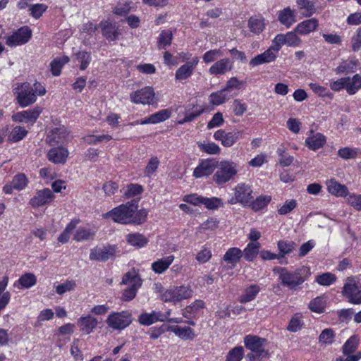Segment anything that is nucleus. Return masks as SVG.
<instances>
[{
    "label": "nucleus",
    "mask_w": 361,
    "mask_h": 361,
    "mask_svg": "<svg viewBox=\"0 0 361 361\" xmlns=\"http://www.w3.org/2000/svg\"><path fill=\"white\" fill-rule=\"evenodd\" d=\"M137 201L133 200L119 205L104 214V218H111L114 221L122 224H141L145 221L148 212L142 209L137 211Z\"/></svg>",
    "instance_id": "f257e3e1"
},
{
    "label": "nucleus",
    "mask_w": 361,
    "mask_h": 361,
    "mask_svg": "<svg viewBox=\"0 0 361 361\" xmlns=\"http://www.w3.org/2000/svg\"><path fill=\"white\" fill-rule=\"evenodd\" d=\"M273 271L279 276L280 283L291 290H297L311 274L309 267L302 266L294 271H289L286 268L276 267Z\"/></svg>",
    "instance_id": "f03ea898"
},
{
    "label": "nucleus",
    "mask_w": 361,
    "mask_h": 361,
    "mask_svg": "<svg viewBox=\"0 0 361 361\" xmlns=\"http://www.w3.org/2000/svg\"><path fill=\"white\" fill-rule=\"evenodd\" d=\"M121 284L128 286L123 290L121 300L125 302L130 301L135 298L138 289L141 287L142 279L135 270L133 269L124 274Z\"/></svg>",
    "instance_id": "7ed1b4c3"
},
{
    "label": "nucleus",
    "mask_w": 361,
    "mask_h": 361,
    "mask_svg": "<svg viewBox=\"0 0 361 361\" xmlns=\"http://www.w3.org/2000/svg\"><path fill=\"white\" fill-rule=\"evenodd\" d=\"M216 171L213 176L217 185H222L233 179L238 173V164L230 161H217Z\"/></svg>",
    "instance_id": "20e7f679"
},
{
    "label": "nucleus",
    "mask_w": 361,
    "mask_h": 361,
    "mask_svg": "<svg viewBox=\"0 0 361 361\" xmlns=\"http://www.w3.org/2000/svg\"><path fill=\"white\" fill-rule=\"evenodd\" d=\"M192 293V290L188 286H173L163 290L161 294V299L165 302L176 304L183 300L191 298Z\"/></svg>",
    "instance_id": "39448f33"
},
{
    "label": "nucleus",
    "mask_w": 361,
    "mask_h": 361,
    "mask_svg": "<svg viewBox=\"0 0 361 361\" xmlns=\"http://www.w3.org/2000/svg\"><path fill=\"white\" fill-rule=\"evenodd\" d=\"M132 322V314L128 310L113 312L109 314L106 319L108 326L117 331L125 329Z\"/></svg>",
    "instance_id": "423d86ee"
},
{
    "label": "nucleus",
    "mask_w": 361,
    "mask_h": 361,
    "mask_svg": "<svg viewBox=\"0 0 361 361\" xmlns=\"http://www.w3.org/2000/svg\"><path fill=\"white\" fill-rule=\"evenodd\" d=\"M14 94L16 100L21 107L28 106L37 100V96L35 94L34 88L29 82L17 84V87L14 89Z\"/></svg>",
    "instance_id": "0eeeda50"
},
{
    "label": "nucleus",
    "mask_w": 361,
    "mask_h": 361,
    "mask_svg": "<svg viewBox=\"0 0 361 361\" xmlns=\"http://www.w3.org/2000/svg\"><path fill=\"white\" fill-rule=\"evenodd\" d=\"M183 201L195 206L203 204L207 209L210 210H215L224 206V202L221 198L216 197H204L197 194L185 195L183 197Z\"/></svg>",
    "instance_id": "6e6552de"
},
{
    "label": "nucleus",
    "mask_w": 361,
    "mask_h": 361,
    "mask_svg": "<svg viewBox=\"0 0 361 361\" xmlns=\"http://www.w3.org/2000/svg\"><path fill=\"white\" fill-rule=\"evenodd\" d=\"M32 35V30L28 26H23L13 32L11 35L4 37L6 44L10 47L25 44L29 42Z\"/></svg>",
    "instance_id": "1a4fd4ad"
},
{
    "label": "nucleus",
    "mask_w": 361,
    "mask_h": 361,
    "mask_svg": "<svg viewBox=\"0 0 361 361\" xmlns=\"http://www.w3.org/2000/svg\"><path fill=\"white\" fill-rule=\"evenodd\" d=\"M243 133L242 130L226 133L224 130H218L214 133V138L220 141L224 147H230L242 137Z\"/></svg>",
    "instance_id": "9d476101"
},
{
    "label": "nucleus",
    "mask_w": 361,
    "mask_h": 361,
    "mask_svg": "<svg viewBox=\"0 0 361 361\" xmlns=\"http://www.w3.org/2000/svg\"><path fill=\"white\" fill-rule=\"evenodd\" d=\"M130 98L135 104H152L154 99V92L152 87H145L133 92L130 94Z\"/></svg>",
    "instance_id": "9b49d317"
},
{
    "label": "nucleus",
    "mask_w": 361,
    "mask_h": 361,
    "mask_svg": "<svg viewBox=\"0 0 361 361\" xmlns=\"http://www.w3.org/2000/svg\"><path fill=\"white\" fill-rule=\"evenodd\" d=\"M42 112L39 107L17 112L12 116V120L20 123H35Z\"/></svg>",
    "instance_id": "f8f14e48"
},
{
    "label": "nucleus",
    "mask_w": 361,
    "mask_h": 361,
    "mask_svg": "<svg viewBox=\"0 0 361 361\" xmlns=\"http://www.w3.org/2000/svg\"><path fill=\"white\" fill-rule=\"evenodd\" d=\"M69 155L67 148L62 146L51 148L47 154V159L54 164H64Z\"/></svg>",
    "instance_id": "ddd939ff"
},
{
    "label": "nucleus",
    "mask_w": 361,
    "mask_h": 361,
    "mask_svg": "<svg viewBox=\"0 0 361 361\" xmlns=\"http://www.w3.org/2000/svg\"><path fill=\"white\" fill-rule=\"evenodd\" d=\"M217 166V161L211 159L202 161L195 169L193 176L198 178L212 174Z\"/></svg>",
    "instance_id": "4468645a"
},
{
    "label": "nucleus",
    "mask_w": 361,
    "mask_h": 361,
    "mask_svg": "<svg viewBox=\"0 0 361 361\" xmlns=\"http://www.w3.org/2000/svg\"><path fill=\"white\" fill-rule=\"evenodd\" d=\"M54 195L52 191L49 188H44L37 191L35 195L30 200V204L32 207H39L49 203Z\"/></svg>",
    "instance_id": "2eb2a0df"
},
{
    "label": "nucleus",
    "mask_w": 361,
    "mask_h": 361,
    "mask_svg": "<svg viewBox=\"0 0 361 361\" xmlns=\"http://www.w3.org/2000/svg\"><path fill=\"white\" fill-rule=\"evenodd\" d=\"M115 254L114 247H97L90 250V259L106 262L112 258Z\"/></svg>",
    "instance_id": "dca6fc26"
},
{
    "label": "nucleus",
    "mask_w": 361,
    "mask_h": 361,
    "mask_svg": "<svg viewBox=\"0 0 361 361\" xmlns=\"http://www.w3.org/2000/svg\"><path fill=\"white\" fill-rule=\"evenodd\" d=\"M67 131L64 126L55 128L48 133L46 142L51 146L63 144L66 140Z\"/></svg>",
    "instance_id": "f3484780"
},
{
    "label": "nucleus",
    "mask_w": 361,
    "mask_h": 361,
    "mask_svg": "<svg viewBox=\"0 0 361 361\" xmlns=\"http://www.w3.org/2000/svg\"><path fill=\"white\" fill-rule=\"evenodd\" d=\"M233 69V62L228 58L216 61L209 69L211 75H224Z\"/></svg>",
    "instance_id": "a211bd4d"
},
{
    "label": "nucleus",
    "mask_w": 361,
    "mask_h": 361,
    "mask_svg": "<svg viewBox=\"0 0 361 361\" xmlns=\"http://www.w3.org/2000/svg\"><path fill=\"white\" fill-rule=\"evenodd\" d=\"M234 195H236L239 202L247 206L249 204L250 200L252 199V190L250 186L245 183H239L234 189Z\"/></svg>",
    "instance_id": "6ab92c4d"
},
{
    "label": "nucleus",
    "mask_w": 361,
    "mask_h": 361,
    "mask_svg": "<svg viewBox=\"0 0 361 361\" xmlns=\"http://www.w3.org/2000/svg\"><path fill=\"white\" fill-rule=\"evenodd\" d=\"M278 55L269 47L263 53L255 56L250 61V65L255 67L264 63H270L276 61Z\"/></svg>",
    "instance_id": "aec40b11"
},
{
    "label": "nucleus",
    "mask_w": 361,
    "mask_h": 361,
    "mask_svg": "<svg viewBox=\"0 0 361 361\" xmlns=\"http://www.w3.org/2000/svg\"><path fill=\"white\" fill-rule=\"evenodd\" d=\"M197 63L198 59L196 58L192 61L186 62L185 63L182 65L176 71V80L183 81L189 78L192 75Z\"/></svg>",
    "instance_id": "412c9836"
},
{
    "label": "nucleus",
    "mask_w": 361,
    "mask_h": 361,
    "mask_svg": "<svg viewBox=\"0 0 361 361\" xmlns=\"http://www.w3.org/2000/svg\"><path fill=\"white\" fill-rule=\"evenodd\" d=\"M167 316L161 312L152 311L151 313H142L138 317V322L144 326H149L157 322H165Z\"/></svg>",
    "instance_id": "4be33fe9"
},
{
    "label": "nucleus",
    "mask_w": 361,
    "mask_h": 361,
    "mask_svg": "<svg viewBox=\"0 0 361 361\" xmlns=\"http://www.w3.org/2000/svg\"><path fill=\"white\" fill-rule=\"evenodd\" d=\"M319 26V21L317 18H310L298 24L295 28V32L300 35H308L317 30Z\"/></svg>",
    "instance_id": "5701e85b"
},
{
    "label": "nucleus",
    "mask_w": 361,
    "mask_h": 361,
    "mask_svg": "<svg viewBox=\"0 0 361 361\" xmlns=\"http://www.w3.org/2000/svg\"><path fill=\"white\" fill-rule=\"evenodd\" d=\"M310 133L312 135L307 137L305 140L306 146L310 149L314 151L322 148L326 143L325 136L320 133L314 134L312 130H310Z\"/></svg>",
    "instance_id": "b1692460"
},
{
    "label": "nucleus",
    "mask_w": 361,
    "mask_h": 361,
    "mask_svg": "<svg viewBox=\"0 0 361 361\" xmlns=\"http://www.w3.org/2000/svg\"><path fill=\"white\" fill-rule=\"evenodd\" d=\"M171 116V111L169 109H162L159 111H157L152 115H150L148 118L141 120L140 123L141 125L145 124H156L160 122H163Z\"/></svg>",
    "instance_id": "393cba45"
},
{
    "label": "nucleus",
    "mask_w": 361,
    "mask_h": 361,
    "mask_svg": "<svg viewBox=\"0 0 361 361\" xmlns=\"http://www.w3.org/2000/svg\"><path fill=\"white\" fill-rule=\"evenodd\" d=\"M174 259L173 255H169L166 257L159 259L152 264L151 268L154 273L161 274L169 269L174 261Z\"/></svg>",
    "instance_id": "a878e982"
},
{
    "label": "nucleus",
    "mask_w": 361,
    "mask_h": 361,
    "mask_svg": "<svg viewBox=\"0 0 361 361\" xmlns=\"http://www.w3.org/2000/svg\"><path fill=\"white\" fill-rule=\"evenodd\" d=\"M265 342V338H260L257 336L247 335L244 338L245 346L250 351L263 349V345Z\"/></svg>",
    "instance_id": "bb28decb"
},
{
    "label": "nucleus",
    "mask_w": 361,
    "mask_h": 361,
    "mask_svg": "<svg viewBox=\"0 0 361 361\" xmlns=\"http://www.w3.org/2000/svg\"><path fill=\"white\" fill-rule=\"evenodd\" d=\"M167 331L173 332L182 339L192 340L195 337L193 329L188 326H170L167 327Z\"/></svg>",
    "instance_id": "cd10ccee"
},
{
    "label": "nucleus",
    "mask_w": 361,
    "mask_h": 361,
    "mask_svg": "<svg viewBox=\"0 0 361 361\" xmlns=\"http://www.w3.org/2000/svg\"><path fill=\"white\" fill-rule=\"evenodd\" d=\"M98 324L97 319L92 316L82 317L78 319L80 330L86 334H90Z\"/></svg>",
    "instance_id": "c85d7f7f"
},
{
    "label": "nucleus",
    "mask_w": 361,
    "mask_h": 361,
    "mask_svg": "<svg viewBox=\"0 0 361 361\" xmlns=\"http://www.w3.org/2000/svg\"><path fill=\"white\" fill-rule=\"evenodd\" d=\"M243 251L238 247L229 248L225 253L223 259L234 267L243 257Z\"/></svg>",
    "instance_id": "c756f323"
},
{
    "label": "nucleus",
    "mask_w": 361,
    "mask_h": 361,
    "mask_svg": "<svg viewBox=\"0 0 361 361\" xmlns=\"http://www.w3.org/2000/svg\"><path fill=\"white\" fill-rule=\"evenodd\" d=\"M327 189L329 192L336 196L346 197L349 194L347 187L340 184L334 179H331L327 183Z\"/></svg>",
    "instance_id": "7c9ffc66"
},
{
    "label": "nucleus",
    "mask_w": 361,
    "mask_h": 361,
    "mask_svg": "<svg viewBox=\"0 0 361 361\" xmlns=\"http://www.w3.org/2000/svg\"><path fill=\"white\" fill-rule=\"evenodd\" d=\"M278 20L286 27H290L295 22L294 11L290 7H286L279 11Z\"/></svg>",
    "instance_id": "2f4dec72"
},
{
    "label": "nucleus",
    "mask_w": 361,
    "mask_h": 361,
    "mask_svg": "<svg viewBox=\"0 0 361 361\" xmlns=\"http://www.w3.org/2000/svg\"><path fill=\"white\" fill-rule=\"evenodd\" d=\"M102 32L103 36L109 41H114L118 38V32L116 27L109 22H102Z\"/></svg>",
    "instance_id": "473e14b6"
},
{
    "label": "nucleus",
    "mask_w": 361,
    "mask_h": 361,
    "mask_svg": "<svg viewBox=\"0 0 361 361\" xmlns=\"http://www.w3.org/2000/svg\"><path fill=\"white\" fill-rule=\"evenodd\" d=\"M345 89L349 94H355L361 88V76L355 74L353 78L346 77Z\"/></svg>",
    "instance_id": "72a5a7b5"
},
{
    "label": "nucleus",
    "mask_w": 361,
    "mask_h": 361,
    "mask_svg": "<svg viewBox=\"0 0 361 361\" xmlns=\"http://www.w3.org/2000/svg\"><path fill=\"white\" fill-rule=\"evenodd\" d=\"M260 290L257 285H251L245 290V293L239 298L240 303H247L253 300Z\"/></svg>",
    "instance_id": "f704fd0d"
},
{
    "label": "nucleus",
    "mask_w": 361,
    "mask_h": 361,
    "mask_svg": "<svg viewBox=\"0 0 361 361\" xmlns=\"http://www.w3.org/2000/svg\"><path fill=\"white\" fill-rule=\"evenodd\" d=\"M277 247L279 250V257L282 259L286 255L290 254L295 249L296 243L293 241L281 240L278 242Z\"/></svg>",
    "instance_id": "c9c22d12"
},
{
    "label": "nucleus",
    "mask_w": 361,
    "mask_h": 361,
    "mask_svg": "<svg viewBox=\"0 0 361 361\" xmlns=\"http://www.w3.org/2000/svg\"><path fill=\"white\" fill-rule=\"evenodd\" d=\"M126 240L130 245L137 247H142L148 243L147 238L138 233L128 234Z\"/></svg>",
    "instance_id": "e433bc0d"
},
{
    "label": "nucleus",
    "mask_w": 361,
    "mask_h": 361,
    "mask_svg": "<svg viewBox=\"0 0 361 361\" xmlns=\"http://www.w3.org/2000/svg\"><path fill=\"white\" fill-rule=\"evenodd\" d=\"M271 200V198L269 195H260L255 200H250L247 206L254 211H259L266 207Z\"/></svg>",
    "instance_id": "4c0bfd02"
},
{
    "label": "nucleus",
    "mask_w": 361,
    "mask_h": 361,
    "mask_svg": "<svg viewBox=\"0 0 361 361\" xmlns=\"http://www.w3.org/2000/svg\"><path fill=\"white\" fill-rule=\"evenodd\" d=\"M27 130L22 126L14 127L8 135V140L11 142H17L22 140L27 134Z\"/></svg>",
    "instance_id": "58836bf2"
},
{
    "label": "nucleus",
    "mask_w": 361,
    "mask_h": 361,
    "mask_svg": "<svg viewBox=\"0 0 361 361\" xmlns=\"http://www.w3.org/2000/svg\"><path fill=\"white\" fill-rule=\"evenodd\" d=\"M230 97L228 95L227 92L222 88L221 90L212 92L209 96V102L215 106H218L226 102L229 99Z\"/></svg>",
    "instance_id": "ea45409f"
},
{
    "label": "nucleus",
    "mask_w": 361,
    "mask_h": 361,
    "mask_svg": "<svg viewBox=\"0 0 361 361\" xmlns=\"http://www.w3.org/2000/svg\"><path fill=\"white\" fill-rule=\"evenodd\" d=\"M358 61L357 60L344 61L336 69L337 74L350 73L355 71Z\"/></svg>",
    "instance_id": "a19ab883"
},
{
    "label": "nucleus",
    "mask_w": 361,
    "mask_h": 361,
    "mask_svg": "<svg viewBox=\"0 0 361 361\" xmlns=\"http://www.w3.org/2000/svg\"><path fill=\"white\" fill-rule=\"evenodd\" d=\"M259 248V243L258 242L250 243L245 248L243 256L247 261L252 262L257 257Z\"/></svg>",
    "instance_id": "79ce46f5"
},
{
    "label": "nucleus",
    "mask_w": 361,
    "mask_h": 361,
    "mask_svg": "<svg viewBox=\"0 0 361 361\" xmlns=\"http://www.w3.org/2000/svg\"><path fill=\"white\" fill-rule=\"evenodd\" d=\"M68 61L69 58L67 56L55 59L50 64L51 72L53 75L59 76L61 74L63 66L67 63Z\"/></svg>",
    "instance_id": "37998d69"
},
{
    "label": "nucleus",
    "mask_w": 361,
    "mask_h": 361,
    "mask_svg": "<svg viewBox=\"0 0 361 361\" xmlns=\"http://www.w3.org/2000/svg\"><path fill=\"white\" fill-rule=\"evenodd\" d=\"M173 34L171 30H162L159 34L157 41L159 49H164L166 46H169L171 44Z\"/></svg>",
    "instance_id": "c03bdc74"
},
{
    "label": "nucleus",
    "mask_w": 361,
    "mask_h": 361,
    "mask_svg": "<svg viewBox=\"0 0 361 361\" xmlns=\"http://www.w3.org/2000/svg\"><path fill=\"white\" fill-rule=\"evenodd\" d=\"M248 27L251 32L259 34L264 28V20L251 17L248 20Z\"/></svg>",
    "instance_id": "a18cd8bd"
},
{
    "label": "nucleus",
    "mask_w": 361,
    "mask_h": 361,
    "mask_svg": "<svg viewBox=\"0 0 361 361\" xmlns=\"http://www.w3.org/2000/svg\"><path fill=\"white\" fill-rule=\"evenodd\" d=\"M94 234V232L90 229H87L85 228H79L77 229L73 239L78 242L87 240L93 238Z\"/></svg>",
    "instance_id": "49530a36"
},
{
    "label": "nucleus",
    "mask_w": 361,
    "mask_h": 361,
    "mask_svg": "<svg viewBox=\"0 0 361 361\" xmlns=\"http://www.w3.org/2000/svg\"><path fill=\"white\" fill-rule=\"evenodd\" d=\"M11 183L15 190H22L27 186L28 180L24 173H18L13 177Z\"/></svg>",
    "instance_id": "de8ad7c7"
},
{
    "label": "nucleus",
    "mask_w": 361,
    "mask_h": 361,
    "mask_svg": "<svg viewBox=\"0 0 361 361\" xmlns=\"http://www.w3.org/2000/svg\"><path fill=\"white\" fill-rule=\"evenodd\" d=\"M159 160L157 157H152L144 171L145 176L149 178H151L152 176L157 171L159 165Z\"/></svg>",
    "instance_id": "09e8293b"
},
{
    "label": "nucleus",
    "mask_w": 361,
    "mask_h": 361,
    "mask_svg": "<svg viewBox=\"0 0 361 361\" xmlns=\"http://www.w3.org/2000/svg\"><path fill=\"white\" fill-rule=\"evenodd\" d=\"M336 280V277L334 274L326 272L317 276L315 281L321 286H328L334 283Z\"/></svg>",
    "instance_id": "8fccbe9b"
},
{
    "label": "nucleus",
    "mask_w": 361,
    "mask_h": 361,
    "mask_svg": "<svg viewBox=\"0 0 361 361\" xmlns=\"http://www.w3.org/2000/svg\"><path fill=\"white\" fill-rule=\"evenodd\" d=\"M18 282L23 288H29L35 285L37 278L32 273H26L20 277Z\"/></svg>",
    "instance_id": "3c124183"
},
{
    "label": "nucleus",
    "mask_w": 361,
    "mask_h": 361,
    "mask_svg": "<svg viewBox=\"0 0 361 361\" xmlns=\"http://www.w3.org/2000/svg\"><path fill=\"white\" fill-rule=\"evenodd\" d=\"M143 188L141 185L130 183L127 185L126 189L123 192V195L126 198H130L141 194Z\"/></svg>",
    "instance_id": "603ef678"
},
{
    "label": "nucleus",
    "mask_w": 361,
    "mask_h": 361,
    "mask_svg": "<svg viewBox=\"0 0 361 361\" xmlns=\"http://www.w3.org/2000/svg\"><path fill=\"white\" fill-rule=\"evenodd\" d=\"M76 59L80 62V69L82 71L85 70L91 61V54L90 52L85 51H80L76 54Z\"/></svg>",
    "instance_id": "864d4df0"
},
{
    "label": "nucleus",
    "mask_w": 361,
    "mask_h": 361,
    "mask_svg": "<svg viewBox=\"0 0 361 361\" xmlns=\"http://www.w3.org/2000/svg\"><path fill=\"white\" fill-rule=\"evenodd\" d=\"M244 355V350L242 346H236L231 350L227 356L226 361H240Z\"/></svg>",
    "instance_id": "5fc2aeb1"
},
{
    "label": "nucleus",
    "mask_w": 361,
    "mask_h": 361,
    "mask_svg": "<svg viewBox=\"0 0 361 361\" xmlns=\"http://www.w3.org/2000/svg\"><path fill=\"white\" fill-rule=\"evenodd\" d=\"M224 53L219 49H211L207 51L202 56V60L205 63H210L215 61L218 57H221Z\"/></svg>",
    "instance_id": "6e6d98bb"
},
{
    "label": "nucleus",
    "mask_w": 361,
    "mask_h": 361,
    "mask_svg": "<svg viewBox=\"0 0 361 361\" xmlns=\"http://www.w3.org/2000/svg\"><path fill=\"white\" fill-rule=\"evenodd\" d=\"M297 32L292 31L288 32L286 35H283L284 39L286 40V44L289 47H298L301 44L300 38L296 35Z\"/></svg>",
    "instance_id": "4d7b16f0"
},
{
    "label": "nucleus",
    "mask_w": 361,
    "mask_h": 361,
    "mask_svg": "<svg viewBox=\"0 0 361 361\" xmlns=\"http://www.w3.org/2000/svg\"><path fill=\"white\" fill-rule=\"evenodd\" d=\"M357 338L351 336L343 346V352L345 355H350L355 351L357 347Z\"/></svg>",
    "instance_id": "13d9d810"
},
{
    "label": "nucleus",
    "mask_w": 361,
    "mask_h": 361,
    "mask_svg": "<svg viewBox=\"0 0 361 361\" xmlns=\"http://www.w3.org/2000/svg\"><path fill=\"white\" fill-rule=\"evenodd\" d=\"M297 4L301 8L305 9L306 16H310L316 12L315 4L312 0H297Z\"/></svg>",
    "instance_id": "bf43d9fd"
},
{
    "label": "nucleus",
    "mask_w": 361,
    "mask_h": 361,
    "mask_svg": "<svg viewBox=\"0 0 361 361\" xmlns=\"http://www.w3.org/2000/svg\"><path fill=\"white\" fill-rule=\"evenodd\" d=\"M112 139V137L109 135H87L85 137V140L89 145H97L99 142H108Z\"/></svg>",
    "instance_id": "052dcab7"
},
{
    "label": "nucleus",
    "mask_w": 361,
    "mask_h": 361,
    "mask_svg": "<svg viewBox=\"0 0 361 361\" xmlns=\"http://www.w3.org/2000/svg\"><path fill=\"white\" fill-rule=\"evenodd\" d=\"M76 287V283L74 281H66V282L56 286V292L59 295H63L66 292L72 291Z\"/></svg>",
    "instance_id": "680f3d73"
},
{
    "label": "nucleus",
    "mask_w": 361,
    "mask_h": 361,
    "mask_svg": "<svg viewBox=\"0 0 361 361\" xmlns=\"http://www.w3.org/2000/svg\"><path fill=\"white\" fill-rule=\"evenodd\" d=\"M298 205L295 200H288L278 209V213L281 215H286L291 212Z\"/></svg>",
    "instance_id": "e2e57ef3"
},
{
    "label": "nucleus",
    "mask_w": 361,
    "mask_h": 361,
    "mask_svg": "<svg viewBox=\"0 0 361 361\" xmlns=\"http://www.w3.org/2000/svg\"><path fill=\"white\" fill-rule=\"evenodd\" d=\"M269 353L264 348L251 351L247 355V358L250 361H262V359L268 357Z\"/></svg>",
    "instance_id": "0e129e2a"
},
{
    "label": "nucleus",
    "mask_w": 361,
    "mask_h": 361,
    "mask_svg": "<svg viewBox=\"0 0 361 361\" xmlns=\"http://www.w3.org/2000/svg\"><path fill=\"white\" fill-rule=\"evenodd\" d=\"M47 6L43 4H36L31 5L30 7V15L36 18H39L42 14L47 11Z\"/></svg>",
    "instance_id": "69168bd1"
},
{
    "label": "nucleus",
    "mask_w": 361,
    "mask_h": 361,
    "mask_svg": "<svg viewBox=\"0 0 361 361\" xmlns=\"http://www.w3.org/2000/svg\"><path fill=\"white\" fill-rule=\"evenodd\" d=\"M283 34H278L271 42L269 48L273 50L277 55L283 45L286 44Z\"/></svg>",
    "instance_id": "338daca9"
},
{
    "label": "nucleus",
    "mask_w": 361,
    "mask_h": 361,
    "mask_svg": "<svg viewBox=\"0 0 361 361\" xmlns=\"http://www.w3.org/2000/svg\"><path fill=\"white\" fill-rule=\"evenodd\" d=\"M308 307L312 312H314L317 313L323 312L324 311V308H325L324 302L322 298H321L319 297H317V298H314V300H312L310 302Z\"/></svg>",
    "instance_id": "774afa93"
}]
</instances>
